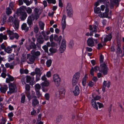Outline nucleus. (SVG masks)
Returning <instances> with one entry per match:
<instances>
[{
    "mask_svg": "<svg viewBox=\"0 0 124 124\" xmlns=\"http://www.w3.org/2000/svg\"><path fill=\"white\" fill-rule=\"evenodd\" d=\"M62 116L61 115H59L57 116L56 120V123L57 124H59L60 122L62 119Z\"/></svg>",
    "mask_w": 124,
    "mask_h": 124,
    "instance_id": "32",
    "label": "nucleus"
},
{
    "mask_svg": "<svg viewBox=\"0 0 124 124\" xmlns=\"http://www.w3.org/2000/svg\"><path fill=\"white\" fill-rule=\"evenodd\" d=\"M8 87L7 85H4L3 87H1L0 88V90L1 92L3 93H5L6 92L8 89Z\"/></svg>",
    "mask_w": 124,
    "mask_h": 124,
    "instance_id": "17",
    "label": "nucleus"
},
{
    "mask_svg": "<svg viewBox=\"0 0 124 124\" xmlns=\"http://www.w3.org/2000/svg\"><path fill=\"white\" fill-rule=\"evenodd\" d=\"M65 89L63 88H61L59 90V95L62 97L64 96L65 93Z\"/></svg>",
    "mask_w": 124,
    "mask_h": 124,
    "instance_id": "19",
    "label": "nucleus"
},
{
    "mask_svg": "<svg viewBox=\"0 0 124 124\" xmlns=\"http://www.w3.org/2000/svg\"><path fill=\"white\" fill-rule=\"evenodd\" d=\"M97 103L98 105L99 108H101L103 107V105L102 103H100L99 102H97Z\"/></svg>",
    "mask_w": 124,
    "mask_h": 124,
    "instance_id": "64",
    "label": "nucleus"
},
{
    "mask_svg": "<svg viewBox=\"0 0 124 124\" xmlns=\"http://www.w3.org/2000/svg\"><path fill=\"white\" fill-rule=\"evenodd\" d=\"M39 30V28L37 26H36L34 28V32L36 33L38 32Z\"/></svg>",
    "mask_w": 124,
    "mask_h": 124,
    "instance_id": "57",
    "label": "nucleus"
},
{
    "mask_svg": "<svg viewBox=\"0 0 124 124\" xmlns=\"http://www.w3.org/2000/svg\"><path fill=\"white\" fill-rule=\"evenodd\" d=\"M16 13L17 15H20V18L22 20H25L27 16L26 13L25 12L24 9L22 7L21 8L17 10Z\"/></svg>",
    "mask_w": 124,
    "mask_h": 124,
    "instance_id": "1",
    "label": "nucleus"
},
{
    "mask_svg": "<svg viewBox=\"0 0 124 124\" xmlns=\"http://www.w3.org/2000/svg\"><path fill=\"white\" fill-rule=\"evenodd\" d=\"M31 53L36 57L40 55V53L39 51H37L35 52L33 50L31 51Z\"/></svg>",
    "mask_w": 124,
    "mask_h": 124,
    "instance_id": "21",
    "label": "nucleus"
},
{
    "mask_svg": "<svg viewBox=\"0 0 124 124\" xmlns=\"http://www.w3.org/2000/svg\"><path fill=\"white\" fill-rule=\"evenodd\" d=\"M14 18L12 16H10L9 17L8 19V22L10 23L14 22Z\"/></svg>",
    "mask_w": 124,
    "mask_h": 124,
    "instance_id": "50",
    "label": "nucleus"
},
{
    "mask_svg": "<svg viewBox=\"0 0 124 124\" xmlns=\"http://www.w3.org/2000/svg\"><path fill=\"white\" fill-rule=\"evenodd\" d=\"M14 23L15 26V27L16 29L18 28L19 21L17 19H15L14 21Z\"/></svg>",
    "mask_w": 124,
    "mask_h": 124,
    "instance_id": "20",
    "label": "nucleus"
},
{
    "mask_svg": "<svg viewBox=\"0 0 124 124\" xmlns=\"http://www.w3.org/2000/svg\"><path fill=\"white\" fill-rule=\"evenodd\" d=\"M53 79L56 85L58 86L60 84L61 79L58 75L54 74L53 76Z\"/></svg>",
    "mask_w": 124,
    "mask_h": 124,
    "instance_id": "8",
    "label": "nucleus"
},
{
    "mask_svg": "<svg viewBox=\"0 0 124 124\" xmlns=\"http://www.w3.org/2000/svg\"><path fill=\"white\" fill-rule=\"evenodd\" d=\"M9 91L7 92L8 94H11L16 92L17 91V88L16 83L14 82L8 84Z\"/></svg>",
    "mask_w": 124,
    "mask_h": 124,
    "instance_id": "2",
    "label": "nucleus"
},
{
    "mask_svg": "<svg viewBox=\"0 0 124 124\" xmlns=\"http://www.w3.org/2000/svg\"><path fill=\"white\" fill-rule=\"evenodd\" d=\"M30 86L29 84H26L25 87V89L26 91H30Z\"/></svg>",
    "mask_w": 124,
    "mask_h": 124,
    "instance_id": "60",
    "label": "nucleus"
},
{
    "mask_svg": "<svg viewBox=\"0 0 124 124\" xmlns=\"http://www.w3.org/2000/svg\"><path fill=\"white\" fill-rule=\"evenodd\" d=\"M21 28L22 30H24L26 31H28L29 28L27 26V24L25 23H23L21 26Z\"/></svg>",
    "mask_w": 124,
    "mask_h": 124,
    "instance_id": "27",
    "label": "nucleus"
},
{
    "mask_svg": "<svg viewBox=\"0 0 124 124\" xmlns=\"http://www.w3.org/2000/svg\"><path fill=\"white\" fill-rule=\"evenodd\" d=\"M89 27L90 30L91 31H92V32H93V33L94 32H97V29L96 28L97 27H96L94 26L92 27V25H90Z\"/></svg>",
    "mask_w": 124,
    "mask_h": 124,
    "instance_id": "25",
    "label": "nucleus"
},
{
    "mask_svg": "<svg viewBox=\"0 0 124 124\" xmlns=\"http://www.w3.org/2000/svg\"><path fill=\"white\" fill-rule=\"evenodd\" d=\"M66 41L65 39L62 40L61 45L60 48V51L61 53H62L64 52L66 49Z\"/></svg>",
    "mask_w": 124,
    "mask_h": 124,
    "instance_id": "9",
    "label": "nucleus"
},
{
    "mask_svg": "<svg viewBox=\"0 0 124 124\" xmlns=\"http://www.w3.org/2000/svg\"><path fill=\"white\" fill-rule=\"evenodd\" d=\"M104 58V57L103 55L101 54L100 57V64L102 63H103V60Z\"/></svg>",
    "mask_w": 124,
    "mask_h": 124,
    "instance_id": "48",
    "label": "nucleus"
},
{
    "mask_svg": "<svg viewBox=\"0 0 124 124\" xmlns=\"http://www.w3.org/2000/svg\"><path fill=\"white\" fill-rule=\"evenodd\" d=\"M49 94L48 93H46L45 95V97L46 99L47 100H48L49 98Z\"/></svg>",
    "mask_w": 124,
    "mask_h": 124,
    "instance_id": "61",
    "label": "nucleus"
},
{
    "mask_svg": "<svg viewBox=\"0 0 124 124\" xmlns=\"http://www.w3.org/2000/svg\"><path fill=\"white\" fill-rule=\"evenodd\" d=\"M98 0L100 2H103L105 4L106 6L108 7L109 3L108 0Z\"/></svg>",
    "mask_w": 124,
    "mask_h": 124,
    "instance_id": "26",
    "label": "nucleus"
},
{
    "mask_svg": "<svg viewBox=\"0 0 124 124\" xmlns=\"http://www.w3.org/2000/svg\"><path fill=\"white\" fill-rule=\"evenodd\" d=\"M25 95H23L21 99V102L22 103H24L25 100Z\"/></svg>",
    "mask_w": 124,
    "mask_h": 124,
    "instance_id": "52",
    "label": "nucleus"
},
{
    "mask_svg": "<svg viewBox=\"0 0 124 124\" xmlns=\"http://www.w3.org/2000/svg\"><path fill=\"white\" fill-rule=\"evenodd\" d=\"M5 51L6 52L9 54L11 53L12 51V50L10 47H8L5 49Z\"/></svg>",
    "mask_w": 124,
    "mask_h": 124,
    "instance_id": "39",
    "label": "nucleus"
},
{
    "mask_svg": "<svg viewBox=\"0 0 124 124\" xmlns=\"http://www.w3.org/2000/svg\"><path fill=\"white\" fill-rule=\"evenodd\" d=\"M6 14L8 15L11 14L12 13L11 9L9 7L7 8H6Z\"/></svg>",
    "mask_w": 124,
    "mask_h": 124,
    "instance_id": "46",
    "label": "nucleus"
},
{
    "mask_svg": "<svg viewBox=\"0 0 124 124\" xmlns=\"http://www.w3.org/2000/svg\"><path fill=\"white\" fill-rule=\"evenodd\" d=\"M37 58V57L33 54L31 55L30 54H27V58L29 60L30 62L29 63H33Z\"/></svg>",
    "mask_w": 124,
    "mask_h": 124,
    "instance_id": "7",
    "label": "nucleus"
},
{
    "mask_svg": "<svg viewBox=\"0 0 124 124\" xmlns=\"http://www.w3.org/2000/svg\"><path fill=\"white\" fill-rule=\"evenodd\" d=\"M35 71L37 75H39V76H40L42 74V73L41 72V70L39 68H36L35 69Z\"/></svg>",
    "mask_w": 124,
    "mask_h": 124,
    "instance_id": "30",
    "label": "nucleus"
},
{
    "mask_svg": "<svg viewBox=\"0 0 124 124\" xmlns=\"http://www.w3.org/2000/svg\"><path fill=\"white\" fill-rule=\"evenodd\" d=\"M34 77L31 78L29 76H27L26 77V82L27 83H29L30 85H32L35 83V81L34 80Z\"/></svg>",
    "mask_w": 124,
    "mask_h": 124,
    "instance_id": "11",
    "label": "nucleus"
},
{
    "mask_svg": "<svg viewBox=\"0 0 124 124\" xmlns=\"http://www.w3.org/2000/svg\"><path fill=\"white\" fill-rule=\"evenodd\" d=\"M88 85L89 86L92 87L94 85V83L92 81H90L89 82Z\"/></svg>",
    "mask_w": 124,
    "mask_h": 124,
    "instance_id": "63",
    "label": "nucleus"
},
{
    "mask_svg": "<svg viewBox=\"0 0 124 124\" xmlns=\"http://www.w3.org/2000/svg\"><path fill=\"white\" fill-rule=\"evenodd\" d=\"M117 47L116 49L117 52L119 54H121L122 53V51L120 48L121 46L120 45V43H117Z\"/></svg>",
    "mask_w": 124,
    "mask_h": 124,
    "instance_id": "36",
    "label": "nucleus"
},
{
    "mask_svg": "<svg viewBox=\"0 0 124 124\" xmlns=\"http://www.w3.org/2000/svg\"><path fill=\"white\" fill-rule=\"evenodd\" d=\"M22 8L23 9H25L28 14H30L31 13L32 10L30 8L28 7L27 8L26 7L24 6H22Z\"/></svg>",
    "mask_w": 124,
    "mask_h": 124,
    "instance_id": "24",
    "label": "nucleus"
},
{
    "mask_svg": "<svg viewBox=\"0 0 124 124\" xmlns=\"http://www.w3.org/2000/svg\"><path fill=\"white\" fill-rule=\"evenodd\" d=\"M52 63V61L50 59H49L46 62V65L47 67H49L51 65Z\"/></svg>",
    "mask_w": 124,
    "mask_h": 124,
    "instance_id": "41",
    "label": "nucleus"
},
{
    "mask_svg": "<svg viewBox=\"0 0 124 124\" xmlns=\"http://www.w3.org/2000/svg\"><path fill=\"white\" fill-rule=\"evenodd\" d=\"M48 4H54L56 3L55 0H46Z\"/></svg>",
    "mask_w": 124,
    "mask_h": 124,
    "instance_id": "55",
    "label": "nucleus"
},
{
    "mask_svg": "<svg viewBox=\"0 0 124 124\" xmlns=\"http://www.w3.org/2000/svg\"><path fill=\"white\" fill-rule=\"evenodd\" d=\"M87 44L88 46L91 47L94 46V42L93 39L92 37L88 39L87 40Z\"/></svg>",
    "mask_w": 124,
    "mask_h": 124,
    "instance_id": "13",
    "label": "nucleus"
},
{
    "mask_svg": "<svg viewBox=\"0 0 124 124\" xmlns=\"http://www.w3.org/2000/svg\"><path fill=\"white\" fill-rule=\"evenodd\" d=\"M25 77H21V81L23 84H26L25 83Z\"/></svg>",
    "mask_w": 124,
    "mask_h": 124,
    "instance_id": "56",
    "label": "nucleus"
},
{
    "mask_svg": "<svg viewBox=\"0 0 124 124\" xmlns=\"http://www.w3.org/2000/svg\"><path fill=\"white\" fill-rule=\"evenodd\" d=\"M62 37L61 36H60L58 37V39L57 41V42L58 45H59L61 43V41L62 39Z\"/></svg>",
    "mask_w": 124,
    "mask_h": 124,
    "instance_id": "59",
    "label": "nucleus"
},
{
    "mask_svg": "<svg viewBox=\"0 0 124 124\" xmlns=\"http://www.w3.org/2000/svg\"><path fill=\"white\" fill-rule=\"evenodd\" d=\"M49 51L51 53H54L57 52V50L55 47H53L50 48L49 49Z\"/></svg>",
    "mask_w": 124,
    "mask_h": 124,
    "instance_id": "31",
    "label": "nucleus"
},
{
    "mask_svg": "<svg viewBox=\"0 0 124 124\" xmlns=\"http://www.w3.org/2000/svg\"><path fill=\"white\" fill-rule=\"evenodd\" d=\"M86 75H85L83 78L82 81V83L83 86H85L86 84Z\"/></svg>",
    "mask_w": 124,
    "mask_h": 124,
    "instance_id": "37",
    "label": "nucleus"
},
{
    "mask_svg": "<svg viewBox=\"0 0 124 124\" xmlns=\"http://www.w3.org/2000/svg\"><path fill=\"white\" fill-rule=\"evenodd\" d=\"M26 96L28 97L29 100V101H30L32 98H33V96H31L30 95V91H26Z\"/></svg>",
    "mask_w": 124,
    "mask_h": 124,
    "instance_id": "28",
    "label": "nucleus"
},
{
    "mask_svg": "<svg viewBox=\"0 0 124 124\" xmlns=\"http://www.w3.org/2000/svg\"><path fill=\"white\" fill-rule=\"evenodd\" d=\"M99 70H100V66H96L94 67V68L93 67H92L91 69L90 70V74L92 75L93 76L94 71L96 72L98 70L99 71Z\"/></svg>",
    "mask_w": 124,
    "mask_h": 124,
    "instance_id": "15",
    "label": "nucleus"
},
{
    "mask_svg": "<svg viewBox=\"0 0 124 124\" xmlns=\"http://www.w3.org/2000/svg\"><path fill=\"white\" fill-rule=\"evenodd\" d=\"M34 14L36 19L37 20L39 17V10L37 8H35L34 9Z\"/></svg>",
    "mask_w": 124,
    "mask_h": 124,
    "instance_id": "23",
    "label": "nucleus"
},
{
    "mask_svg": "<svg viewBox=\"0 0 124 124\" xmlns=\"http://www.w3.org/2000/svg\"><path fill=\"white\" fill-rule=\"evenodd\" d=\"M74 45V41L72 40H71L69 43V46L70 48H72Z\"/></svg>",
    "mask_w": 124,
    "mask_h": 124,
    "instance_id": "35",
    "label": "nucleus"
},
{
    "mask_svg": "<svg viewBox=\"0 0 124 124\" xmlns=\"http://www.w3.org/2000/svg\"><path fill=\"white\" fill-rule=\"evenodd\" d=\"M36 92V94L38 98H39L40 97L41 95V94L40 93L39 91H35Z\"/></svg>",
    "mask_w": 124,
    "mask_h": 124,
    "instance_id": "62",
    "label": "nucleus"
},
{
    "mask_svg": "<svg viewBox=\"0 0 124 124\" xmlns=\"http://www.w3.org/2000/svg\"><path fill=\"white\" fill-rule=\"evenodd\" d=\"M67 12L68 16L69 17H72V10H67Z\"/></svg>",
    "mask_w": 124,
    "mask_h": 124,
    "instance_id": "40",
    "label": "nucleus"
},
{
    "mask_svg": "<svg viewBox=\"0 0 124 124\" xmlns=\"http://www.w3.org/2000/svg\"><path fill=\"white\" fill-rule=\"evenodd\" d=\"M14 78L12 76H10L9 78H6V82L8 83H10V81H12L14 80Z\"/></svg>",
    "mask_w": 124,
    "mask_h": 124,
    "instance_id": "29",
    "label": "nucleus"
},
{
    "mask_svg": "<svg viewBox=\"0 0 124 124\" xmlns=\"http://www.w3.org/2000/svg\"><path fill=\"white\" fill-rule=\"evenodd\" d=\"M78 80L73 78L72 80V84L73 86H75L76 85L78 82Z\"/></svg>",
    "mask_w": 124,
    "mask_h": 124,
    "instance_id": "47",
    "label": "nucleus"
},
{
    "mask_svg": "<svg viewBox=\"0 0 124 124\" xmlns=\"http://www.w3.org/2000/svg\"><path fill=\"white\" fill-rule=\"evenodd\" d=\"M49 82L47 81H45L41 83L40 85L42 86V89L43 92H46L47 91L48 88L47 87L49 85Z\"/></svg>",
    "mask_w": 124,
    "mask_h": 124,
    "instance_id": "5",
    "label": "nucleus"
},
{
    "mask_svg": "<svg viewBox=\"0 0 124 124\" xmlns=\"http://www.w3.org/2000/svg\"><path fill=\"white\" fill-rule=\"evenodd\" d=\"M66 10H72V7L71 4L70 3H68L67 4V6L66 7Z\"/></svg>",
    "mask_w": 124,
    "mask_h": 124,
    "instance_id": "45",
    "label": "nucleus"
},
{
    "mask_svg": "<svg viewBox=\"0 0 124 124\" xmlns=\"http://www.w3.org/2000/svg\"><path fill=\"white\" fill-rule=\"evenodd\" d=\"M45 24L44 23L41 21L39 23V25L40 29L41 30H43L44 29Z\"/></svg>",
    "mask_w": 124,
    "mask_h": 124,
    "instance_id": "38",
    "label": "nucleus"
},
{
    "mask_svg": "<svg viewBox=\"0 0 124 124\" xmlns=\"http://www.w3.org/2000/svg\"><path fill=\"white\" fill-rule=\"evenodd\" d=\"M37 46L39 48L40 47L41 45L44 42V40L42 36L40 35L37 38Z\"/></svg>",
    "mask_w": 124,
    "mask_h": 124,
    "instance_id": "6",
    "label": "nucleus"
},
{
    "mask_svg": "<svg viewBox=\"0 0 124 124\" xmlns=\"http://www.w3.org/2000/svg\"><path fill=\"white\" fill-rule=\"evenodd\" d=\"M26 56L25 54H23L21 59V61L24 62L26 60Z\"/></svg>",
    "mask_w": 124,
    "mask_h": 124,
    "instance_id": "54",
    "label": "nucleus"
},
{
    "mask_svg": "<svg viewBox=\"0 0 124 124\" xmlns=\"http://www.w3.org/2000/svg\"><path fill=\"white\" fill-rule=\"evenodd\" d=\"M91 102L93 107L96 109L98 110V107L97 103L96 102V101H94L93 99H92L91 101Z\"/></svg>",
    "mask_w": 124,
    "mask_h": 124,
    "instance_id": "18",
    "label": "nucleus"
},
{
    "mask_svg": "<svg viewBox=\"0 0 124 124\" xmlns=\"http://www.w3.org/2000/svg\"><path fill=\"white\" fill-rule=\"evenodd\" d=\"M80 73L79 72H77L74 75L73 78L77 80L80 77Z\"/></svg>",
    "mask_w": 124,
    "mask_h": 124,
    "instance_id": "33",
    "label": "nucleus"
},
{
    "mask_svg": "<svg viewBox=\"0 0 124 124\" xmlns=\"http://www.w3.org/2000/svg\"><path fill=\"white\" fill-rule=\"evenodd\" d=\"M7 38L6 35H3L2 33L0 34V42H2L3 41V39L4 40L7 39Z\"/></svg>",
    "mask_w": 124,
    "mask_h": 124,
    "instance_id": "22",
    "label": "nucleus"
},
{
    "mask_svg": "<svg viewBox=\"0 0 124 124\" xmlns=\"http://www.w3.org/2000/svg\"><path fill=\"white\" fill-rule=\"evenodd\" d=\"M42 48L45 51V52L47 53H48V47L46 45H45L42 47Z\"/></svg>",
    "mask_w": 124,
    "mask_h": 124,
    "instance_id": "51",
    "label": "nucleus"
},
{
    "mask_svg": "<svg viewBox=\"0 0 124 124\" xmlns=\"http://www.w3.org/2000/svg\"><path fill=\"white\" fill-rule=\"evenodd\" d=\"M94 12L96 14H98L100 13L101 11V9L99 7L96 8H95L94 9Z\"/></svg>",
    "mask_w": 124,
    "mask_h": 124,
    "instance_id": "44",
    "label": "nucleus"
},
{
    "mask_svg": "<svg viewBox=\"0 0 124 124\" xmlns=\"http://www.w3.org/2000/svg\"><path fill=\"white\" fill-rule=\"evenodd\" d=\"M35 19V16L33 14H32L28 18L27 22L30 26H31L32 25V21L34 20Z\"/></svg>",
    "mask_w": 124,
    "mask_h": 124,
    "instance_id": "10",
    "label": "nucleus"
},
{
    "mask_svg": "<svg viewBox=\"0 0 124 124\" xmlns=\"http://www.w3.org/2000/svg\"><path fill=\"white\" fill-rule=\"evenodd\" d=\"M92 97L93 98V99H93L94 101H95L96 100H99L101 98V97L98 95H96L95 97H94L93 95H92Z\"/></svg>",
    "mask_w": 124,
    "mask_h": 124,
    "instance_id": "43",
    "label": "nucleus"
},
{
    "mask_svg": "<svg viewBox=\"0 0 124 124\" xmlns=\"http://www.w3.org/2000/svg\"><path fill=\"white\" fill-rule=\"evenodd\" d=\"M119 0H113L112 2L114 4V5L116 6L117 7L118 6L119 4Z\"/></svg>",
    "mask_w": 124,
    "mask_h": 124,
    "instance_id": "42",
    "label": "nucleus"
},
{
    "mask_svg": "<svg viewBox=\"0 0 124 124\" xmlns=\"http://www.w3.org/2000/svg\"><path fill=\"white\" fill-rule=\"evenodd\" d=\"M42 115L41 114H40L38 115V118L37 120L36 124H43V122L41 121Z\"/></svg>",
    "mask_w": 124,
    "mask_h": 124,
    "instance_id": "16",
    "label": "nucleus"
},
{
    "mask_svg": "<svg viewBox=\"0 0 124 124\" xmlns=\"http://www.w3.org/2000/svg\"><path fill=\"white\" fill-rule=\"evenodd\" d=\"M7 32L9 36L13 35L14 34L13 31H11L10 30H7Z\"/></svg>",
    "mask_w": 124,
    "mask_h": 124,
    "instance_id": "53",
    "label": "nucleus"
},
{
    "mask_svg": "<svg viewBox=\"0 0 124 124\" xmlns=\"http://www.w3.org/2000/svg\"><path fill=\"white\" fill-rule=\"evenodd\" d=\"M41 86L39 84H36L35 85V91H39L41 89Z\"/></svg>",
    "mask_w": 124,
    "mask_h": 124,
    "instance_id": "34",
    "label": "nucleus"
},
{
    "mask_svg": "<svg viewBox=\"0 0 124 124\" xmlns=\"http://www.w3.org/2000/svg\"><path fill=\"white\" fill-rule=\"evenodd\" d=\"M33 98L32 101V105L34 107L36 106H38L39 104V102L37 99V97L36 96H33Z\"/></svg>",
    "mask_w": 124,
    "mask_h": 124,
    "instance_id": "12",
    "label": "nucleus"
},
{
    "mask_svg": "<svg viewBox=\"0 0 124 124\" xmlns=\"http://www.w3.org/2000/svg\"><path fill=\"white\" fill-rule=\"evenodd\" d=\"M106 81H104L103 84V86L102 88V91L103 92H104L105 91V87L106 86Z\"/></svg>",
    "mask_w": 124,
    "mask_h": 124,
    "instance_id": "49",
    "label": "nucleus"
},
{
    "mask_svg": "<svg viewBox=\"0 0 124 124\" xmlns=\"http://www.w3.org/2000/svg\"><path fill=\"white\" fill-rule=\"evenodd\" d=\"M80 92L79 88L78 85H76L75 86L74 90L73 91V92L74 95L75 96L78 95Z\"/></svg>",
    "mask_w": 124,
    "mask_h": 124,
    "instance_id": "14",
    "label": "nucleus"
},
{
    "mask_svg": "<svg viewBox=\"0 0 124 124\" xmlns=\"http://www.w3.org/2000/svg\"><path fill=\"white\" fill-rule=\"evenodd\" d=\"M108 69L106 63L104 62L103 63L100 64L99 71L102 72L104 75L107 74Z\"/></svg>",
    "mask_w": 124,
    "mask_h": 124,
    "instance_id": "3",
    "label": "nucleus"
},
{
    "mask_svg": "<svg viewBox=\"0 0 124 124\" xmlns=\"http://www.w3.org/2000/svg\"><path fill=\"white\" fill-rule=\"evenodd\" d=\"M28 40L29 45L26 44L25 45L28 51H30V49H32L37 50V44H35V43L32 42V41L30 38H28Z\"/></svg>",
    "mask_w": 124,
    "mask_h": 124,
    "instance_id": "4",
    "label": "nucleus"
},
{
    "mask_svg": "<svg viewBox=\"0 0 124 124\" xmlns=\"http://www.w3.org/2000/svg\"><path fill=\"white\" fill-rule=\"evenodd\" d=\"M15 65V62L13 61V62L10 63V69H13L14 68V66Z\"/></svg>",
    "mask_w": 124,
    "mask_h": 124,
    "instance_id": "58",
    "label": "nucleus"
}]
</instances>
